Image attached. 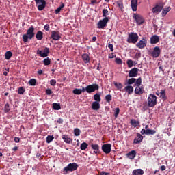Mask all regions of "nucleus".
<instances>
[{
	"mask_svg": "<svg viewBox=\"0 0 175 175\" xmlns=\"http://www.w3.org/2000/svg\"><path fill=\"white\" fill-rule=\"evenodd\" d=\"M32 38H35V28L31 26L27 29V33L23 35V42L24 43H28Z\"/></svg>",
	"mask_w": 175,
	"mask_h": 175,
	"instance_id": "obj_1",
	"label": "nucleus"
},
{
	"mask_svg": "<svg viewBox=\"0 0 175 175\" xmlns=\"http://www.w3.org/2000/svg\"><path fill=\"white\" fill-rule=\"evenodd\" d=\"M78 167L79 165L76 163H69L63 169V173L64 174H68V172H75V170H77Z\"/></svg>",
	"mask_w": 175,
	"mask_h": 175,
	"instance_id": "obj_2",
	"label": "nucleus"
},
{
	"mask_svg": "<svg viewBox=\"0 0 175 175\" xmlns=\"http://www.w3.org/2000/svg\"><path fill=\"white\" fill-rule=\"evenodd\" d=\"M139 40V35L136 33H129V36L127 38V42L132 43L133 44H136L137 41Z\"/></svg>",
	"mask_w": 175,
	"mask_h": 175,
	"instance_id": "obj_3",
	"label": "nucleus"
},
{
	"mask_svg": "<svg viewBox=\"0 0 175 175\" xmlns=\"http://www.w3.org/2000/svg\"><path fill=\"white\" fill-rule=\"evenodd\" d=\"M157 105V96L150 94L148 98V106L149 107H154Z\"/></svg>",
	"mask_w": 175,
	"mask_h": 175,
	"instance_id": "obj_4",
	"label": "nucleus"
},
{
	"mask_svg": "<svg viewBox=\"0 0 175 175\" xmlns=\"http://www.w3.org/2000/svg\"><path fill=\"white\" fill-rule=\"evenodd\" d=\"M109 23V18H104L103 20H100L97 24V28L99 29H104L105 27H107Z\"/></svg>",
	"mask_w": 175,
	"mask_h": 175,
	"instance_id": "obj_5",
	"label": "nucleus"
},
{
	"mask_svg": "<svg viewBox=\"0 0 175 175\" xmlns=\"http://www.w3.org/2000/svg\"><path fill=\"white\" fill-rule=\"evenodd\" d=\"M36 2V5L38 8V10L40 12H42V10H44V9L46 8V0H34Z\"/></svg>",
	"mask_w": 175,
	"mask_h": 175,
	"instance_id": "obj_6",
	"label": "nucleus"
},
{
	"mask_svg": "<svg viewBox=\"0 0 175 175\" xmlns=\"http://www.w3.org/2000/svg\"><path fill=\"white\" fill-rule=\"evenodd\" d=\"M98 90H99V85L96 83L89 85L85 88V90L88 94H91V92H95V91Z\"/></svg>",
	"mask_w": 175,
	"mask_h": 175,
	"instance_id": "obj_7",
	"label": "nucleus"
},
{
	"mask_svg": "<svg viewBox=\"0 0 175 175\" xmlns=\"http://www.w3.org/2000/svg\"><path fill=\"white\" fill-rule=\"evenodd\" d=\"M50 53V49L48 47H45L43 52L39 49L37 50V55H40L42 58H46V57H49V54Z\"/></svg>",
	"mask_w": 175,
	"mask_h": 175,
	"instance_id": "obj_8",
	"label": "nucleus"
},
{
	"mask_svg": "<svg viewBox=\"0 0 175 175\" xmlns=\"http://www.w3.org/2000/svg\"><path fill=\"white\" fill-rule=\"evenodd\" d=\"M133 18L135 20L138 25H142V24L144 23V18L139 14H133Z\"/></svg>",
	"mask_w": 175,
	"mask_h": 175,
	"instance_id": "obj_9",
	"label": "nucleus"
},
{
	"mask_svg": "<svg viewBox=\"0 0 175 175\" xmlns=\"http://www.w3.org/2000/svg\"><path fill=\"white\" fill-rule=\"evenodd\" d=\"M152 57H153V58H158V57H159V55H161V49L159 48V46H155L153 49V51L150 53Z\"/></svg>",
	"mask_w": 175,
	"mask_h": 175,
	"instance_id": "obj_10",
	"label": "nucleus"
},
{
	"mask_svg": "<svg viewBox=\"0 0 175 175\" xmlns=\"http://www.w3.org/2000/svg\"><path fill=\"white\" fill-rule=\"evenodd\" d=\"M146 46H147V40H146V38H143L136 44V47H137V49H144V47H146Z\"/></svg>",
	"mask_w": 175,
	"mask_h": 175,
	"instance_id": "obj_11",
	"label": "nucleus"
},
{
	"mask_svg": "<svg viewBox=\"0 0 175 175\" xmlns=\"http://www.w3.org/2000/svg\"><path fill=\"white\" fill-rule=\"evenodd\" d=\"M101 148L105 154H110L111 152V144H103Z\"/></svg>",
	"mask_w": 175,
	"mask_h": 175,
	"instance_id": "obj_12",
	"label": "nucleus"
},
{
	"mask_svg": "<svg viewBox=\"0 0 175 175\" xmlns=\"http://www.w3.org/2000/svg\"><path fill=\"white\" fill-rule=\"evenodd\" d=\"M51 38L53 40H59L61 39V33L59 31H52Z\"/></svg>",
	"mask_w": 175,
	"mask_h": 175,
	"instance_id": "obj_13",
	"label": "nucleus"
},
{
	"mask_svg": "<svg viewBox=\"0 0 175 175\" xmlns=\"http://www.w3.org/2000/svg\"><path fill=\"white\" fill-rule=\"evenodd\" d=\"M138 73H139V68H133L129 71V77H136Z\"/></svg>",
	"mask_w": 175,
	"mask_h": 175,
	"instance_id": "obj_14",
	"label": "nucleus"
},
{
	"mask_svg": "<svg viewBox=\"0 0 175 175\" xmlns=\"http://www.w3.org/2000/svg\"><path fill=\"white\" fill-rule=\"evenodd\" d=\"M163 9V5H157L154 8H152V12L154 14H158V13H161Z\"/></svg>",
	"mask_w": 175,
	"mask_h": 175,
	"instance_id": "obj_15",
	"label": "nucleus"
},
{
	"mask_svg": "<svg viewBox=\"0 0 175 175\" xmlns=\"http://www.w3.org/2000/svg\"><path fill=\"white\" fill-rule=\"evenodd\" d=\"M143 142V135L140 133H137V137L133 140V144H139V143H142Z\"/></svg>",
	"mask_w": 175,
	"mask_h": 175,
	"instance_id": "obj_16",
	"label": "nucleus"
},
{
	"mask_svg": "<svg viewBox=\"0 0 175 175\" xmlns=\"http://www.w3.org/2000/svg\"><path fill=\"white\" fill-rule=\"evenodd\" d=\"M137 88L135 89V94L137 95H143L144 94V88L143 86H136Z\"/></svg>",
	"mask_w": 175,
	"mask_h": 175,
	"instance_id": "obj_17",
	"label": "nucleus"
},
{
	"mask_svg": "<svg viewBox=\"0 0 175 175\" xmlns=\"http://www.w3.org/2000/svg\"><path fill=\"white\" fill-rule=\"evenodd\" d=\"M62 139L67 144H71V143L73 142V139L70 138V137H69V135H63L62 136Z\"/></svg>",
	"mask_w": 175,
	"mask_h": 175,
	"instance_id": "obj_18",
	"label": "nucleus"
},
{
	"mask_svg": "<svg viewBox=\"0 0 175 175\" xmlns=\"http://www.w3.org/2000/svg\"><path fill=\"white\" fill-rule=\"evenodd\" d=\"M159 42V36L154 35L150 38V44H157Z\"/></svg>",
	"mask_w": 175,
	"mask_h": 175,
	"instance_id": "obj_19",
	"label": "nucleus"
},
{
	"mask_svg": "<svg viewBox=\"0 0 175 175\" xmlns=\"http://www.w3.org/2000/svg\"><path fill=\"white\" fill-rule=\"evenodd\" d=\"M92 110H95L96 111H98V110L100 109V103L96 101L93 102L92 104Z\"/></svg>",
	"mask_w": 175,
	"mask_h": 175,
	"instance_id": "obj_20",
	"label": "nucleus"
},
{
	"mask_svg": "<svg viewBox=\"0 0 175 175\" xmlns=\"http://www.w3.org/2000/svg\"><path fill=\"white\" fill-rule=\"evenodd\" d=\"M131 6L133 12H136L137 10V0H131Z\"/></svg>",
	"mask_w": 175,
	"mask_h": 175,
	"instance_id": "obj_21",
	"label": "nucleus"
},
{
	"mask_svg": "<svg viewBox=\"0 0 175 175\" xmlns=\"http://www.w3.org/2000/svg\"><path fill=\"white\" fill-rule=\"evenodd\" d=\"M91 147L94 150V154H99L100 151L99 150V145L96 144H92Z\"/></svg>",
	"mask_w": 175,
	"mask_h": 175,
	"instance_id": "obj_22",
	"label": "nucleus"
},
{
	"mask_svg": "<svg viewBox=\"0 0 175 175\" xmlns=\"http://www.w3.org/2000/svg\"><path fill=\"white\" fill-rule=\"evenodd\" d=\"M126 157L127 158H129V159H134L135 157H136V150H132L127 153Z\"/></svg>",
	"mask_w": 175,
	"mask_h": 175,
	"instance_id": "obj_23",
	"label": "nucleus"
},
{
	"mask_svg": "<svg viewBox=\"0 0 175 175\" xmlns=\"http://www.w3.org/2000/svg\"><path fill=\"white\" fill-rule=\"evenodd\" d=\"M144 174V171L142 169H137L133 171V175H143Z\"/></svg>",
	"mask_w": 175,
	"mask_h": 175,
	"instance_id": "obj_24",
	"label": "nucleus"
},
{
	"mask_svg": "<svg viewBox=\"0 0 175 175\" xmlns=\"http://www.w3.org/2000/svg\"><path fill=\"white\" fill-rule=\"evenodd\" d=\"M82 59L85 64H88L90 62V55H88L87 53L83 54Z\"/></svg>",
	"mask_w": 175,
	"mask_h": 175,
	"instance_id": "obj_25",
	"label": "nucleus"
},
{
	"mask_svg": "<svg viewBox=\"0 0 175 175\" xmlns=\"http://www.w3.org/2000/svg\"><path fill=\"white\" fill-rule=\"evenodd\" d=\"M160 98L163 99V100H166L167 99V96H166V90H161V92H160Z\"/></svg>",
	"mask_w": 175,
	"mask_h": 175,
	"instance_id": "obj_26",
	"label": "nucleus"
},
{
	"mask_svg": "<svg viewBox=\"0 0 175 175\" xmlns=\"http://www.w3.org/2000/svg\"><path fill=\"white\" fill-rule=\"evenodd\" d=\"M130 123L132 126H134V128H136L137 126H139V125H140V122L136 121V120L135 119H131Z\"/></svg>",
	"mask_w": 175,
	"mask_h": 175,
	"instance_id": "obj_27",
	"label": "nucleus"
},
{
	"mask_svg": "<svg viewBox=\"0 0 175 175\" xmlns=\"http://www.w3.org/2000/svg\"><path fill=\"white\" fill-rule=\"evenodd\" d=\"M36 38L37 40H42L43 39V33L42 31H38L36 35Z\"/></svg>",
	"mask_w": 175,
	"mask_h": 175,
	"instance_id": "obj_28",
	"label": "nucleus"
},
{
	"mask_svg": "<svg viewBox=\"0 0 175 175\" xmlns=\"http://www.w3.org/2000/svg\"><path fill=\"white\" fill-rule=\"evenodd\" d=\"M65 8V4L64 3H62L60 6H59L55 10V14H58L59 12H61L62 9H64Z\"/></svg>",
	"mask_w": 175,
	"mask_h": 175,
	"instance_id": "obj_29",
	"label": "nucleus"
},
{
	"mask_svg": "<svg viewBox=\"0 0 175 175\" xmlns=\"http://www.w3.org/2000/svg\"><path fill=\"white\" fill-rule=\"evenodd\" d=\"M124 90L128 92L129 94H132L133 92V87L132 85H128L126 86Z\"/></svg>",
	"mask_w": 175,
	"mask_h": 175,
	"instance_id": "obj_30",
	"label": "nucleus"
},
{
	"mask_svg": "<svg viewBox=\"0 0 175 175\" xmlns=\"http://www.w3.org/2000/svg\"><path fill=\"white\" fill-rule=\"evenodd\" d=\"M12 55H13V53H12V51H7L5 53V59H10V58H12Z\"/></svg>",
	"mask_w": 175,
	"mask_h": 175,
	"instance_id": "obj_31",
	"label": "nucleus"
},
{
	"mask_svg": "<svg viewBox=\"0 0 175 175\" xmlns=\"http://www.w3.org/2000/svg\"><path fill=\"white\" fill-rule=\"evenodd\" d=\"M53 110H61V105L59 103H53Z\"/></svg>",
	"mask_w": 175,
	"mask_h": 175,
	"instance_id": "obj_32",
	"label": "nucleus"
},
{
	"mask_svg": "<svg viewBox=\"0 0 175 175\" xmlns=\"http://www.w3.org/2000/svg\"><path fill=\"white\" fill-rule=\"evenodd\" d=\"M94 100H96V102L100 103V100H102V98H100V94H94Z\"/></svg>",
	"mask_w": 175,
	"mask_h": 175,
	"instance_id": "obj_33",
	"label": "nucleus"
},
{
	"mask_svg": "<svg viewBox=\"0 0 175 175\" xmlns=\"http://www.w3.org/2000/svg\"><path fill=\"white\" fill-rule=\"evenodd\" d=\"M135 87H140L142 85V77L138 78L135 80Z\"/></svg>",
	"mask_w": 175,
	"mask_h": 175,
	"instance_id": "obj_34",
	"label": "nucleus"
},
{
	"mask_svg": "<svg viewBox=\"0 0 175 175\" xmlns=\"http://www.w3.org/2000/svg\"><path fill=\"white\" fill-rule=\"evenodd\" d=\"M43 64L45 65V66H47L51 64V59H50L49 57H46L43 60Z\"/></svg>",
	"mask_w": 175,
	"mask_h": 175,
	"instance_id": "obj_35",
	"label": "nucleus"
},
{
	"mask_svg": "<svg viewBox=\"0 0 175 175\" xmlns=\"http://www.w3.org/2000/svg\"><path fill=\"white\" fill-rule=\"evenodd\" d=\"M169 12H170V7H168L166 9L163 10L161 13L163 17H165V16H166L167 13H169Z\"/></svg>",
	"mask_w": 175,
	"mask_h": 175,
	"instance_id": "obj_36",
	"label": "nucleus"
},
{
	"mask_svg": "<svg viewBox=\"0 0 175 175\" xmlns=\"http://www.w3.org/2000/svg\"><path fill=\"white\" fill-rule=\"evenodd\" d=\"M80 148L82 150H87L88 148V144L86 142H83L80 146Z\"/></svg>",
	"mask_w": 175,
	"mask_h": 175,
	"instance_id": "obj_37",
	"label": "nucleus"
},
{
	"mask_svg": "<svg viewBox=\"0 0 175 175\" xmlns=\"http://www.w3.org/2000/svg\"><path fill=\"white\" fill-rule=\"evenodd\" d=\"M53 140H54V136L53 135H48L46 137V142L49 144V143H51V142H53Z\"/></svg>",
	"mask_w": 175,
	"mask_h": 175,
	"instance_id": "obj_38",
	"label": "nucleus"
},
{
	"mask_svg": "<svg viewBox=\"0 0 175 175\" xmlns=\"http://www.w3.org/2000/svg\"><path fill=\"white\" fill-rule=\"evenodd\" d=\"M111 99H113V96H111V94H108L105 96V100L107 103H110V102H111Z\"/></svg>",
	"mask_w": 175,
	"mask_h": 175,
	"instance_id": "obj_39",
	"label": "nucleus"
},
{
	"mask_svg": "<svg viewBox=\"0 0 175 175\" xmlns=\"http://www.w3.org/2000/svg\"><path fill=\"white\" fill-rule=\"evenodd\" d=\"M24 92H25V88H24L23 87L18 88V94L19 95H24Z\"/></svg>",
	"mask_w": 175,
	"mask_h": 175,
	"instance_id": "obj_40",
	"label": "nucleus"
},
{
	"mask_svg": "<svg viewBox=\"0 0 175 175\" xmlns=\"http://www.w3.org/2000/svg\"><path fill=\"white\" fill-rule=\"evenodd\" d=\"M157 131L155 130L146 129V135H155Z\"/></svg>",
	"mask_w": 175,
	"mask_h": 175,
	"instance_id": "obj_41",
	"label": "nucleus"
},
{
	"mask_svg": "<svg viewBox=\"0 0 175 175\" xmlns=\"http://www.w3.org/2000/svg\"><path fill=\"white\" fill-rule=\"evenodd\" d=\"M107 16H109V10H107V9H103V17L106 18H107Z\"/></svg>",
	"mask_w": 175,
	"mask_h": 175,
	"instance_id": "obj_42",
	"label": "nucleus"
},
{
	"mask_svg": "<svg viewBox=\"0 0 175 175\" xmlns=\"http://www.w3.org/2000/svg\"><path fill=\"white\" fill-rule=\"evenodd\" d=\"M29 85H31V86H35L36 85V79H31L29 81Z\"/></svg>",
	"mask_w": 175,
	"mask_h": 175,
	"instance_id": "obj_43",
	"label": "nucleus"
},
{
	"mask_svg": "<svg viewBox=\"0 0 175 175\" xmlns=\"http://www.w3.org/2000/svg\"><path fill=\"white\" fill-rule=\"evenodd\" d=\"M72 92L75 95H81V89H75Z\"/></svg>",
	"mask_w": 175,
	"mask_h": 175,
	"instance_id": "obj_44",
	"label": "nucleus"
},
{
	"mask_svg": "<svg viewBox=\"0 0 175 175\" xmlns=\"http://www.w3.org/2000/svg\"><path fill=\"white\" fill-rule=\"evenodd\" d=\"M135 78H131L127 81V84H129V85H131V84H133V83H135Z\"/></svg>",
	"mask_w": 175,
	"mask_h": 175,
	"instance_id": "obj_45",
	"label": "nucleus"
},
{
	"mask_svg": "<svg viewBox=\"0 0 175 175\" xmlns=\"http://www.w3.org/2000/svg\"><path fill=\"white\" fill-rule=\"evenodd\" d=\"M4 111L5 113H9V111H10V107H9V103H7L5 105Z\"/></svg>",
	"mask_w": 175,
	"mask_h": 175,
	"instance_id": "obj_46",
	"label": "nucleus"
},
{
	"mask_svg": "<svg viewBox=\"0 0 175 175\" xmlns=\"http://www.w3.org/2000/svg\"><path fill=\"white\" fill-rule=\"evenodd\" d=\"M128 68H132L133 66V61L132 59H128L126 62Z\"/></svg>",
	"mask_w": 175,
	"mask_h": 175,
	"instance_id": "obj_47",
	"label": "nucleus"
},
{
	"mask_svg": "<svg viewBox=\"0 0 175 175\" xmlns=\"http://www.w3.org/2000/svg\"><path fill=\"white\" fill-rule=\"evenodd\" d=\"M114 85H115V87H116V88H118V90H119L120 91H121V90H122V88H123L122 84L114 83Z\"/></svg>",
	"mask_w": 175,
	"mask_h": 175,
	"instance_id": "obj_48",
	"label": "nucleus"
},
{
	"mask_svg": "<svg viewBox=\"0 0 175 175\" xmlns=\"http://www.w3.org/2000/svg\"><path fill=\"white\" fill-rule=\"evenodd\" d=\"M118 114H120V108L117 107L114 110V116H115L116 118H117V117H118Z\"/></svg>",
	"mask_w": 175,
	"mask_h": 175,
	"instance_id": "obj_49",
	"label": "nucleus"
},
{
	"mask_svg": "<svg viewBox=\"0 0 175 175\" xmlns=\"http://www.w3.org/2000/svg\"><path fill=\"white\" fill-rule=\"evenodd\" d=\"M115 62L118 65H122V59H121V58L117 57V58L115 59Z\"/></svg>",
	"mask_w": 175,
	"mask_h": 175,
	"instance_id": "obj_50",
	"label": "nucleus"
},
{
	"mask_svg": "<svg viewBox=\"0 0 175 175\" xmlns=\"http://www.w3.org/2000/svg\"><path fill=\"white\" fill-rule=\"evenodd\" d=\"M74 135L75 136H80V129H74Z\"/></svg>",
	"mask_w": 175,
	"mask_h": 175,
	"instance_id": "obj_51",
	"label": "nucleus"
},
{
	"mask_svg": "<svg viewBox=\"0 0 175 175\" xmlns=\"http://www.w3.org/2000/svg\"><path fill=\"white\" fill-rule=\"evenodd\" d=\"M50 84H51V85L54 87L57 84V81H55V79H51L50 81Z\"/></svg>",
	"mask_w": 175,
	"mask_h": 175,
	"instance_id": "obj_52",
	"label": "nucleus"
},
{
	"mask_svg": "<svg viewBox=\"0 0 175 175\" xmlns=\"http://www.w3.org/2000/svg\"><path fill=\"white\" fill-rule=\"evenodd\" d=\"M45 92L46 95H51V94H53L51 89H46Z\"/></svg>",
	"mask_w": 175,
	"mask_h": 175,
	"instance_id": "obj_53",
	"label": "nucleus"
},
{
	"mask_svg": "<svg viewBox=\"0 0 175 175\" xmlns=\"http://www.w3.org/2000/svg\"><path fill=\"white\" fill-rule=\"evenodd\" d=\"M108 48H109L111 51H114V48L113 46V44H110V42H109L108 44Z\"/></svg>",
	"mask_w": 175,
	"mask_h": 175,
	"instance_id": "obj_54",
	"label": "nucleus"
},
{
	"mask_svg": "<svg viewBox=\"0 0 175 175\" xmlns=\"http://www.w3.org/2000/svg\"><path fill=\"white\" fill-rule=\"evenodd\" d=\"M44 29H45V31H49L50 30V25H49V24L45 25L44 27Z\"/></svg>",
	"mask_w": 175,
	"mask_h": 175,
	"instance_id": "obj_55",
	"label": "nucleus"
},
{
	"mask_svg": "<svg viewBox=\"0 0 175 175\" xmlns=\"http://www.w3.org/2000/svg\"><path fill=\"white\" fill-rule=\"evenodd\" d=\"M116 57H117V55H113V53H111V54H109V56H108V58H109V59H113V58H116Z\"/></svg>",
	"mask_w": 175,
	"mask_h": 175,
	"instance_id": "obj_56",
	"label": "nucleus"
},
{
	"mask_svg": "<svg viewBox=\"0 0 175 175\" xmlns=\"http://www.w3.org/2000/svg\"><path fill=\"white\" fill-rule=\"evenodd\" d=\"M142 135H146L147 133V129H142L141 131Z\"/></svg>",
	"mask_w": 175,
	"mask_h": 175,
	"instance_id": "obj_57",
	"label": "nucleus"
},
{
	"mask_svg": "<svg viewBox=\"0 0 175 175\" xmlns=\"http://www.w3.org/2000/svg\"><path fill=\"white\" fill-rule=\"evenodd\" d=\"M14 141L15 143H20V137H14Z\"/></svg>",
	"mask_w": 175,
	"mask_h": 175,
	"instance_id": "obj_58",
	"label": "nucleus"
},
{
	"mask_svg": "<svg viewBox=\"0 0 175 175\" xmlns=\"http://www.w3.org/2000/svg\"><path fill=\"white\" fill-rule=\"evenodd\" d=\"M99 175H110V173L105 172L104 171L101 172Z\"/></svg>",
	"mask_w": 175,
	"mask_h": 175,
	"instance_id": "obj_59",
	"label": "nucleus"
},
{
	"mask_svg": "<svg viewBox=\"0 0 175 175\" xmlns=\"http://www.w3.org/2000/svg\"><path fill=\"white\" fill-rule=\"evenodd\" d=\"M64 122V120H62V118H59L57 120V123L58 124H62Z\"/></svg>",
	"mask_w": 175,
	"mask_h": 175,
	"instance_id": "obj_60",
	"label": "nucleus"
},
{
	"mask_svg": "<svg viewBox=\"0 0 175 175\" xmlns=\"http://www.w3.org/2000/svg\"><path fill=\"white\" fill-rule=\"evenodd\" d=\"M92 5H95L98 3V1L96 0H91Z\"/></svg>",
	"mask_w": 175,
	"mask_h": 175,
	"instance_id": "obj_61",
	"label": "nucleus"
},
{
	"mask_svg": "<svg viewBox=\"0 0 175 175\" xmlns=\"http://www.w3.org/2000/svg\"><path fill=\"white\" fill-rule=\"evenodd\" d=\"M161 170L162 172H163V170H166V166H165V165H161Z\"/></svg>",
	"mask_w": 175,
	"mask_h": 175,
	"instance_id": "obj_62",
	"label": "nucleus"
},
{
	"mask_svg": "<svg viewBox=\"0 0 175 175\" xmlns=\"http://www.w3.org/2000/svg\"><path fill=\"white\" fill-rule=\"evenodd\" d=\"M38 75H43V70H39L38 72H37Z\"/></svg>",
	"mask_w": 175,
	"mask_h": 175,
	"instance_id": "obj_63",
	"label": "nucleus"
},
{
	"mask_svg": "<svg viewBox=\"0 0 175 175\" xmlns=\"http://www.w3.org/2000/svg\"><path fill=\"white\" fill-rule=\"evenodd\" d=\"M17 150H18V147H17V146H14V147L12 148V150H13V151H17Z\"/></svg>",
	"mask_w": 175,
	"mask_h": 175,
	"instance_id": "obj_64",
	"label": "nucleus"
}]
</instances>
